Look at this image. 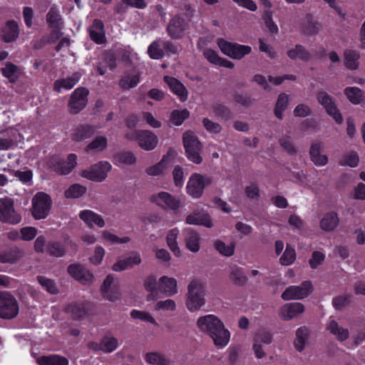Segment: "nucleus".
Segmentation results:
<instances>
[{"mask_svg":"<svg viewBox=\"0 0 365 365\" xmlns=\"http://www.w3.org/2000/svg\"><path fill=\"white\" fill-rule=\"evenodd\" d=\"M327 329L339 341H345L349 336L347 329L339 326L334 320H331L327 326Z\"/></svg>","mask_w":365,"mask_h":365,"instance_id":"35","label":"nucleus"},{"mask_svg":"<svg viewBox=\"0 0 365 365\" xmlns=\"http://www.w3.org/2000/svg\"><path fill=\"white\" fill-rule=\"evenodd\" d=\"M19 34V26L17 23L14 21H9L1 30V38L6 43L15 41Z\"/></svg>","mask_w":365,"mask_h":365,"instance_id":"26","label":"nucleus"},{"mask_svg":"<svg viewBox=\"0 0 365 365\" xmlns=\"http://www.w3.org/2000/svg\"><path fill=\"white\" fill-rule=\"evenodd\" d=\"M48 253L51 255L59 257L64 255L65 249L59 242H52L48 244L46 247Z\"/></svg>","mask_w":365,"mask_h":365,"instance_id":"55","label":"nucleus"},{"mask_svg":"<svg viewBox=\"0 0 365 365\" xmlns=\"http://www.w3.org/2000/svg\"><path fill=\"white\" fill-rule=\"evenodd\" d=\"M190 115L187 109L175 110L171 113L170 121L175 125H180Z\"/></svg>","mask_w":365,"mask_h":365,"instance_id":"45","label":"nucleus"},{"mask_svg":"<svg viewBox=\"0 0 365 365\" xmlns=\"http://www.w3.org/2000/svg\"><path fill=\"white\" fill-rule=\"evenodd\" d=\"M148 53L150 58L159 59L163 56V51L159 48L158 41H153L148 47Z\"/></svg>","mask_w":365,"mask_h":365,"instance_id":"58","label":"nucleus"},{"mask_svg":"<svg viewBox=\"0 0 365 365\" xmlns=\"http://www.w3.org/2000/svg\"><path fill=\"white\" fill-rule=\"evenodd\" d=\"M88 94V90L82 87L77 88L73 91L68 103L71 113L76 114L84 108L87 103Z\"/></svg>","mask_w":365,"mask_h":365,"instance_id":"15","label":"nucleus"},{"mask_svg":"<svg viewBox=\"0 0 365 365\" xmlns=\"http://www.w3.org/2000/svg\"><path fill=\"white\" fill-rule=\"evenodd\" d=\"M111 170V165L107 161L99 162L88 169L81 172V176L88 180L101 182L107 177V173Z\"/></svg>","mask_w":365,"mask_h":365,"instance_id":"10","label":"nucleus"},{"mask_svg":"<svg viewBox=\"0 0 365 365\" xmlns=\"http://www.w3.org/2000/svg\"><path fill=\"white\" fill-rule=\"evenodd\" d=\"M200 236L191 229L185 232V247L191 252L196 253L200 249Z\"/></svg>","mask_w":365,"mask_h":365,"instance_id":"27","label":"nucleus"},{"mask_svg":"<svg viewBox=\"0 0 365 365\" xmlns=\"http://www.w3.org/2000/svg\"><path fill=\"white\" fill-rule=\"evenodd\" d=\"M38 365H68V361L65 357L58 355L43 356L37 359Z\"/></svg>","mask_w":365,"mask_h":365,"instance_id":"38","label":"nucleus"},{"mask_svg":"<svg viewBox=\"0 0 365 365\" xmlns=\"http://www.w3.org/2000/svg\"><path fill=\"white\" fill-rule=\"evenodd\" d=\"M68 272L72 277L83 284H90L94 279L93 274L80 264L70 265Z\"/></svg>","mask_w":365,"mask_h":365,"instance_id":"18","label":"nucleus"},{"mask_svg":"<svg viewBox=\"0 0 365 365\" xmlns=\"http://www.w3.org/2000/svg\"><path fill=\"white\" fill-rule=\"evenodd\" d=\"M187 28V24L180 16L174 17L169 23L167 31L168 35L174 39H178L184 36Z\"/></svg>","mask_w":365,"mask_h":365,"instance_id":"21","label":"nucleus"},{"mask_svg":"<svg viewBox=\"0 0 365 365\" xmlns=\"http://www.w3.org/2000/svg\"><path fill=\"white\" fill-rule=\"evenodd\" d=\"M2 73L11 81H14L20 74V70L16 66L9 63H6L5 67L2 68Z\"/></svg>","mask_w":365,"mask_h":365,"instance_id":"50","label":"nucleus"},{"mask_svg":"<svg viewBox=\"0 0 365 365\" xmlns=\"http://www.w3.org/2000/svg\"><path fill=\"white\" fill-rule=\"evenodd\" d=\"M0 220L9 224H18L21 220V216L17 213L11 200H1L0 201Z\"/></svg>","mask_w":365,"mask_h":365,"instance_id":"13","label":"nucleus"},{"mask_svg":"<svg viewBox=\"0 0 365 365\" xmlns=\"http://www.w3.org/2000/svg\"><path fill=\"white\" fill-rule=\"evenodd\" d=\"M325 255L321 252L315 251L309 259V265L312 269L317 268L324 260Z\"/></svg>","mask_w":365,"mask_h":365,"instance_id":"60","label":"nucleus"},{"mask_svg":"<svg viewBox=\"0 0 365 365\" xmlns=\"http://www.w3.org/2000/svg\"><path fill=\"white\" fill-rule=\"evenodd\" d=\"M154 309L155 311L173 312L176 309V304L171 299L160 300L155 304Z\"/></svg>","mask_w":365,"mask_h":365,"instance_id":"53","label":"nucleus"},{"mask_svg":"<svg viewBox=\"0 0 365 365\" xmlns=\"http://www.w3.org/2000/svg\"><path fill=\"white\" fill-rule=\"evenodd\" d=\"M144 288L149 292L148 299H155L158 293L168 297L178 293L176 279L168 276H163L158 280L153 275L148 277L144 282Z\"/></svg>","mask_w":365,"mask_h":365,"instance_id":"2","label":"nucleus"},{"mask_svg":"<svg viewBox=\"0 0 365 365\" xmlns=\"http://www.w3.org/2000/svg\"><path fill=\"white\" fill-rule=\"evenodd\" d=\"M288 104V96L281 93L277 99L274 108V114L279 119L282 118V112L286 109Z\"/></svg>","mask_w":365,"mask_h":365,"instance_id":"48","label":"nucleus"},{"mask_svg":"<svg viewBox=\"0 0 365 365\" xmlns=\"http://www.w3.org/2000/svg\"><path fill=\"white\" fill-rule=\"evenodd\" d=\"M308 336V331L304 327H300L296 331L294 346L297 350L301 351L304 349Z\"/></svg>","mask_w":365,"mask_h":365,"instance_id":"43","label":"nucleus"},{"mask_svg":"<svg viewBox=\"0 0 365 365\" xmlns=\"http://www.w3.org/2000/svg\"><path fill=\"white\" fill-rule=\"evenodd\" d=\"M178 235L179 230L178 228H173L170 230L168 232L166 241L168 246L173 255L177 257H180L182 256V252L177 242Z\"/></svg>","mask_w":365,"mask_h":365,"instance_id":"32","label":"nucleus"},{"mask_svg":"<svg viewBox=\"0 0 365 365\" xmlns=\"http://www.w3.org/2000/svg\"><path fill=\"white\" fill-rule=\"evenodd\" d=\"M77 156L75 154L68 155L66 160H60L53 158L50 163V167L56 173L61 175L70 173L77 164Z\"/></svg>","mask_w":365,"mask_h":365,"instance_id":"14","label":"nucleus"},{"mask_svg":"<svg viewBox=\"0 0 365 365\" xmlns=\"http://www.w3.org/2000/svg\"><path fill=\"white\" fill-rule=\"evenodd\" d=\"M313 287L311 282L305 281L299 286H290L287 287L282 294L284 300L299 299L307 297Z\"/></svg>","mask_w":365,"mask_h":365,"instance_id":"11","label":"nucleus"},{"mask_svg":"<svg viewBox=\"0 0 365 365\" xmlns=\"http://www.w3.org/2000/svg\"><path fill=\"white\" fill-rule=\"evenodd\" d=\"M217 44L223 54L233 59H242L252 51L250 46L229 42L222 38H218Z\"/></svg>","mask_w":365,"mask_h":365,"instance_id":"5","label":"nucleus"},{"mask_svg":"<svg viewBox=\"0 0 365 365\" xmlns=\"http://www.w3.org/2000/svg\"><path fill=\"white\" fill-rule=\"evenodd\" d=\"M46 20L51 29L49 41H55L61 36V31L63 26V19L59 10L55 6L51 7L46 14Z\"/></svg>","mask_w":365,"mask_h":365,"instance_id":"9","label":"nucleus"},{"mask_svg":"<svg viewBox=\"0 0 365 365\" xmlns=\"http://www.w3.org/2000/svg\"><path fill=\"white\" fill-rule=\"evenodd\" d=\"M14 173L15 177L24 184H29L32 180L33 174L31 170H16Z\"/></svg>","mask_w":365,"mask_h":365,"instance_id":"62","label":"nucleus"},{"mask_svg":"<svg viewBox=\"0 0 365 365\" xmlns=\"http://www.w3.org/2000/svg\"><path fill=\"white\" fill-rule=\"evenodd\" d=\"M345 64L350 69H356L359 66V53L356 51L348 50L344 53Z\"/></svg>","mask_w":365,"mask_h":365,"instance_id":"46","label":"nucleus"},{"mask_svg":"<svg viewBox=\"0 0 365 365\" xmlns=\"http://www.w3.org/2000/svg\"><path fill=\"white\" fill-rule=\"evenodd\" d=\"M19 307L16 298L9 292H0V318L10 319L19 313Z\"/></svg>","mask_w":365,"mask_h":365,"instance_id":"8","label":"nucleus"},{"mask_svg":"<svg viewBox=\"0 0 365 365\" xmlns=\"http://www.w3.org/2000/svg\"><path fill=\"white\" fill-rule=\"evenodd\" d=\"M136 162L135 155L131 152H122L114 157V163L118 165H130Z\"/></svg>","mask_w":365,"mask_h":365,"instance_id":"40","label":"nucleus"},{"mask_svg":"<svg viewBox=\"0 0 365 365\" xmlns=\"http://www.w3.org/2000/svg\"><path fill=\"white\" fill-rule=\"evenodd\" d=\"M339 223V217L336 213L331 212L324 215L320 221V227L325 231L334 230Z\"/></svg>","mask_w":365,"mask_h":365,"instance_id":"34","label":"nucleus"},{"mask_svg":"<svg viewBox=\"0 0 365 365\" xmlns=\"http://www.w3.org/2000/svg\"><path fill=\"white\" fill-rule=\"evenodd\" d=\"M141 262L140 255L138 252H131L128 255L123 258L119 259L113 264L112 269L115 272H122L126 269L138 265Z\"/></svg>","mask_w":365,"mask_h":365,"instance_id":"20","label":"nucleus"},{"mask_svg":"<svg viewBox=\"0 0 365 365\" xmlns=\"http://www.w3.org/2000/svg\"><path fill=\"white\" fill-rule=\"evenodd\" d=\"M254 341L259 343L263 342L265 344H269L272 342V335L269 331L259 330L255 334Z\"/></svg>","mask_w":365,"mask_h":365,"instance_id":"61","label":"nucleus"},{"mask_svg":"<svg viewBox=\"0 0 365 365\" xmlns=\"http://www.w3.org/2000/svg\"><path fill=\"white\" fill-rule=\"evenodd\" d=\"M130 139H136L139 146L145 150H152L158 145V138L150 130H142L136 133L135 138L128 136Z\"/></svg>","mask_w":365,"mask_h":365,"instance_id":"16","label":"nucleus"},{"mask_svg":"<svg viewBox=\"0 0 365 365\" xmlns=\"http://www.w3.org/2000/svg\"><path fill=\"white\" fill-rule=\"evenodd\" d=\"M150 200L163 209L175 210L180 207V201L178 198L164 191L153 195Z\"/></svg>","mask_w":365,"mask_h":365,"instance_id":"12","label":"nucleus"},{"mask_svg":"<svg viewBox=\"0 0 365 365\" xmlns=\"http://www.w3.org/2000/svg\"><path fill=\"white\" fill-rule=\"evenodd\" d=\"M304 311V305L300 302L287 303L279 309V317L284 320H291L302 314Z\"/></svg>","mask_w":365,"mask_h":365,"instance_id":"19","label":"nucleus"},{"mask_svg":"<svg viewBox=\"0 0 365 365\" xmlns=\"http://www.w3.org/2000/svg\"><path fill=\"white\" fill-rule=\"evenodd\" d=\"M37 235V230L34 227H25L21 230V239L30 241L34 239Z\"/></svg>","mask_w":365,"mask_h":365,"instance_id":"59","label":"nucleus"},{"mask_svg":"<svg viewBox=\"0 0 365 365\" xmlns=\"http://www.w3.org/2000/svg\"><path fill=\"white\" fill-rule=\"evenodd\" d=\"M185 221L188 225H202L207 228L213 226L210 215L205 212H194L186 217Z\"/></svg>","mask_w":365,"mask_h":365,"instance_id":"25","label":"nucleus"},{"mask_svg":"<svg viewBox=\"0 0 365 365\" xmlns=\"http://www.w3.org/2000/svg\"><path fill=\"white\" fill-rule=\"evenodd\" d=\"M81 75L78 73H74L72 76L66 78L58 79L54 82L53 89L57 93H61L63 89H71L80 80Z\"/></svg>","mask_w":365,"mask_h":365,"instance_id":"30","label":"nucleus"},{"mask_svg":"<svg viewBox=\"0 0 365 365\" xmlns=\"http://www.w3.org/2000/svg\"><path fill=\"white\" fill-rule=\"evenodd\" d=\"M321 144L314 143L310 148V157L312 162L317 166H324L328 162L327 155L320 153Z\"/></svg>","mask_w":365,"mask_h":365,"instance_id":"33","label":"nucleus"},{"mask_svg":"<svg viewBox=\"0 0 365 365\" xmlns=\"http://www.w3.org/2000/svg\"><path fill=\"white\" fill-rule=\"evenodd\" d=\"M130 316L133 319H140L143 322H150L155 325L158 324L153 316L147 312L133 309L130 312Z\"/></svg>","mask_w":365,"mask_h":365,"instance_id":"49","label":"nucleus"},{"mask_svg":"<svg viewBox=\"0 0 365 365\" xmlns=\"http://www.w3.org/2000/svg\"><path fill=\"white\" fill-rule=\"evenodd\" d=\"M89 34L93 41L103 43L106 38L103 22L100 20H94L90 28Z\"/></svg>","mask_w":365,"mask_h":365,"instance_id":"31","label":"nucleus"},{"mask_svg":"<svg viewBox=\"0 0 365 365\" xmlns=\"http://www.w3.org/2000/svg\"><path fill=\"white\" fill-rule=\"evenodd\" d=\"M344 92L349 101L353 104H360L364 99L362 91L357 87H347Z\"/></svg>","mask_w":365,"mask_h":365,"instance_id":"39","label":"nucleus"},{"mask_svg":"<svg viewBox=\"0 0 365 365\" xmlns=\"http://www.w3.org/2000/svg\"><path fill=\"white\" fill-rule=\"evenodd\" d=\"M107 146V138L104 136H98L95 138L91 143L88 144V150L95 151H102Z\"/></svg>","mask_w":365,"mask_h":365,"instance_id":"52","label":"nucleus"},{"mask_svg":"<svg viewBox=\"0 0 365 365\" xmlns=\"http://www.w3.org/2000/svg\"><path fill=\"white\" fill-rule=\"evenodd\" d=\"M199 330L207 334L217 349L225 347L230 339V332L224 323L215 314L200 317L197 320Z\"/></svg>","mask_w":365,"mask_h":365,"instance_id":"1","label":"nucleus"},{"mask_svg":"<svg viewBox=\"0 0 365 365\" xmlns=\"http://www.w3.org/2000/svg\"><path fill=\"white\" fill-rule=\"evenodd\" d=\"M118 346L117 339L106 336L103 338L100 344L91 342L89 347L94 350H101L104 352H111L114 351Z\"/></svg>","mask_w":365,"mask_h":365,"instance_id":"29","label":"nucleus"},{"mask_svg":"<svg viewBox=\"0 0 365 365\" xmlns=\"http://www.w3.org/2000/svg\"><path fill=\"white\" fill-rule=\"evenodd\" d=\"M287 56L292 60L299 59L304 61H308L311 57L309 52L302 45H296L289 49Z\"/></svg>","mask_w":365,"mask_h":365,"instance_id":"36","label":"nucleus"},{"mask_svg":"<svg viewBox=\"0 0 365 365\" xmlns=\"http://www.w3.org/2000/svg\"><path fill=\"white\" fill-rule=\"evenodd\" d=\"M205 284L200 279L192 280L187 286L185 304L187 309L197 312L205 304Z\"/></svg>","mask_w":365,"mask_h":365,"instance_id":"3","label":"nucleus"},{"mask_svg":"<svg viewBox=\"0 0 365 365\" xmlns=\"http://www.w3.org/2000/svg\"><path fill=\"white\" fill-rule=\"evenodd\" d=\"M80 219L85 222L88 227L96 226L102 228L106 223L103 218L98 214L91 210H84L79 212Z\"/></svg>","mask_w":365,"mask_h":365,"instance_id":"24","label":"nucleus"},{"mask_svg":"<svg viewBox=\"0 0 365 365\" xmlns=\"http://www.w3.org/2000/svg\"><path fill=\"white\" fill-rule=\"evenodd\" d=\"M164 81L180 101L184 102L187 99L188 92L185 86L177 78L165 76Z\"/></svg>","mask_w":365,"mask_h":365,"instance_id":"23","label":"nucleus"},{"mask_svg":"<svg viewBox=\"0 0 365 365\" xmlns=\"http://www.w3.org/2000/svg\"><path fill=\"white\" fill-rule=\"evenodd\" d=\"M203 55L210 63L230 69H232L235 67L234 63L220 57L217 52L212 49H207L204 51Z\"/></svg>","mask_w":365,"mask_h":365,"instance_id":"28","label":"nucleus"},{"mask_svg":"<svg viewBox=\"0 0 365 365\" xmlns=\"http://www.w3.org/2000/svg\"><path fill=\"white\" fill-rule=\"evenodd\" d=\"M318 100L326 109L327 113L333 117L334 120L338 123L343 121L342 116L336 109L335 103L332 98L325 92H320L318 95Z\"/></svg>","mask_w":365,"mask_h":365,"instance_id":"17","label":"nucleus"},{"mask_svg":"<svg viewBox=\"0 0 365 365\" xmlns=\"http://www.w3.org/2000/svg\"><path fill=\"white\" fill-rule=\"evenodd\" d=\"M212 178L199 173H192L186 185L187 193L192 198H200L205 188L212 183Z\"/></svg>","mask_w":365,"mask_h":365,"instance_id":"4","label":"nucleus"},{"mask_svg":"<svg viewBox=\"0 0 365 365\" xmlns=\"http://www.w3.org/2000/svg\"><path fill=\"white\" fill-rule=\"evenodd\" d=\"M183 145L187 159L195 163L200 164L202 158L200 155L201 145L197 137L192 132H186L183 135Z\"/></svg>","mask_w":365,"mask_h":365,"instance_id":"6","label":"nucleus"},{"mask_svg":"<svg viewBox=\"0 0 365 365\" xmlns=\"http://www.w3.org/2000/svg\"><path fill=\"white\" fill-rule=\"evenodd\" d=\"M51 200L49 195L43 192H37L32 199V215L36 220L46 217L51 207Z\"/></svg>","mask_w":365,"mask_h":365,"instance_id":"7","label":"nucleus"},{"mask_svg":"<svg viewBox=\"0 0 365 365\" xmlns=\"http://www.w3.org/2000/svg\"><path fill=\"white\" fill-rule=\"evenodd\" d=\"M67 311L76 319L83 317L87 313L85 305L82 304H71L68 307Z\"/></svg>","mask_w":365,"mask_h":365,"instance_id":"56","label":"nucleus"},{"mask_svg":"<svg viewBox=\"0 0 365 365\" xmlns=\"http://www.w3.org/2000/svg\"><path fill=\"white\" fill-rule=\"evenodd\" d=\"M86 191V188L84 186L73 184L65 191V196L67 198H77L82 196Z\"/></svg>","mask_w":365,"mask_h":365,"instance_id":"47","label":"nucleus"},{"mask_svg":"<svg viewBox=\"0 0 365 365\" xmlns=\"http://www.w3.org/2000/svg\"><path fill=\"white\" fill-rule=\"evenodd\" d=\"M38 282L48 292L55 294L57 292V287L53 281L43 277H38Z\"/></svg>","mask_w":365,"mask_h":365,"instance_id":"63","label":"nucleus"},{"mask_svg":"<svg viewBox=\"0 0 365 365\" xmlns=\"http://www.w3.org/2000/svg\"><path fill=\"white\" fill-rule=\"evenodd\" d=\"M94 133V128L91 125H81L72 134V139L76 141H81L89 138Z\"/></svg>","mask_w":365,"mask_h":365,"instance_id":"42","label":"nucleus"},{"mask_svg":"<svg viewBox=\"0 0 365 365\" xmlns=\"http://www.w3.org/2000/svg\"><path fill=\"white\" fill-rule=\"evenodd\" d=\"M296 259V253L294 248L289 245H287L286 250L280 257V263L282 265L287 266L294 262Z\"/></svg>","mask_w":365,"mask_h":365,"instance_id":"51","label":"nucleus"},{"mask_svg":"<svg viewBox=\"0 0 365 365\" xmlns=\"http://www.w3.org/2000/svg\"><path fill=\"white\" fill-rule=\"evenodd\" d=\"M101 235L102 242L105 245L125 244L130 241V238L128 237L125 236L120 237L108 230H102L101 232Z\"/></svg>","mask_w":365,"mask_h":365,"instance_id":"37","label":"nucleus"},{"mask_svg":"<svg viewBox=\"0 0 365 365\" xmlns=\"http://www.w3.org/2000/svg\"><path fill=\"white\" fill-rule=\"evenodd\" d=\"M139 81L140 79L138 74L128 75L121 79L120 85L123 88H131L137 86Z\"/></svg>","mask_w":365,"mask_h":365,"instance_id":"57","label":"nucleus"},{"mask_svg":"<svg viewBox=\"0 0 365 365\" xmlns=\"http://www.w3.org/2000/svg\"><path fill=\"white\" fill-rule=\"evenodd\" d=\"M215 247L221 255L226 257H230L233 255L235 252V245L232 242L226 244L222 240H216L215 242Z\"/></svg>","mask_w":365,"mask_h":365,"instance_id":"44","label":"nucleus"},{"mask_svg":"<svg viewBox=\"0 0 365 365\" xmlns=\"http://www.w3.org/2000/svg\"><path fill=\"white\" fill-rule=\"evenodd\" d=\"M145 361L150 365H167L168 359L159 352H149L145 355Z\"/></svg>","mask_w":365,"mask_h":365,"instance_id":"41","label":"nucleus"},{"mask_svg":"<svg viewBox=\"0 0 365 365\" xmlns=\"http://www.w3.org/2000/svg\"><path fill=\"white\" fill-rule=\"evenodd\" d=\"M230 279L235 284H240V285L244 284L247 281L246 277L243 274L242 271L239 269H235L231 272Z\"/></svg>","mask_w":365,"mask_h":365,"instance_id":"64","label":"nucleus"},{"mask_svg":"<svg viewBox=\"0 0 365 365\" xmlns=\"http://www.w3.org/2000/svg\"><path fill=\"white\" fill-rule=\"evenodd\" d=\"M106 251L104 248L100 245L96 246L93 254L89 257V261L94 265L100 264L105 256Z\"/></svg>","mask_w":365,"mask_h":365,"instance_id":"54","label":"nucleus"},{"mask_svg":"<svg viewBox=\"0 0 365 365\" xmlns=\"http://www.w3.org/2000/svg\"><path fill=\"white\" fill-rule=\"evenodd\" d=\"M175 155V151H169L166 155L163 156L159 163L148 168L146 169V173L150 176H158L163 174L164 171L171 165L172 159Z\"/></svg>","mask_w":365,"mask_h":365,"instance_id":"22","label":"nucleus"}]
</instances>
